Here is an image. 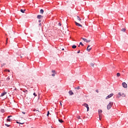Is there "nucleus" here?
Returning <instances> with one entry per match:
<instances>
[{
	"instance_id": "f3484780",
	"label": "nucleus",
	"mask_w": 128,
	"mask_h": 128,
	"mask_svg": "<svg viewBox=\"0 0 128 128\" xmlns=\"http://www.w3.org/2000/svg\"><path fill=\"white\" fill-rule=\"evenodd\" d=\"M77 20H80H80H82V19H80V16H77Z\"/></svg>"
},
{
	"instance_id": "f8f14e48",
	"label": "nucleus",
	"mask_w": 128,
	"mask_h": 128,
	"mask_svg": "<svg viewBox=\"0 0 128 128\" xmlns=\"http://www.w3.org/2000/svg\"><path fill=\"white\" fill-rule=\"evenodd\" d=\"M12 117V116H8V119H7V121L8 122H12V119H10V118Z\"/></svg>"
},
{
	"instance_id": "c756f323",
	"label": "nucleus",
	"mask_w": 128,
	"mask_h": 128,
	"mask_svg": "<svg viewBox=\"0 0 128 128\" xmlns=\"http://www.w3.org/2000/svg\"><path fill=\"white\" fill-rule=\"evenodd\" d=\"M99 120H102V116H100V117H99Z\"/></svg>"
},
{
	"instance_id": "58836bf2",
	"label": "nucleus",
	"mask_w": 128,
	"mask_h": 128,
	"mask_svg": "<svg viewBox=\"0 0 128 128\" xmlns=\"http://www.w3.org/2000/svg\"><path fill=\"white\" fill-rule=\"evenodd\" d=\"M23 114H26V112H22Z\"/></svg>"
},
{
	"instance_id": "6ab92c4d",
	"label": "nucleus",
	"mask_w": 128,
	"mask_h": 128,
	"mask_svg": "<svg viewBox=\"0 0 128 128\" xmlns=\"http://www.w3.org/2000/svg\"><path fill=\"white\" fill-rule=\"evenodd\" d=\"M72 48H76V45H73L72 46Z\"/></svg>"
},
{
	"instance_id": "72a5a7b5",
	"label": "nucleus",
	"mask_w": 128,
	"mask_h": 128,
	"mask_svg": "<svg viewBox=\"0 0 128 128\" xmlns=\"http://www.w3.org/2000/svg\"><path fill=\"white\" fill-rule=\"evenodd\" d=\"M34 96H36V93H34Z\"/></svg>"
},
{
	"instance_id": "20e7f679",
	"label": "nucleus",
	"mask_w": 128,
	"mask_h": 128,
	"mask_svg": "<svg viewBox=\"0 0 128 128\" xmlns=\"http://www.w3.org/2000/svg\"><path fill=\"white\" fill-rule=\"evenodd\" d=\"M82 106H85V108H87V112H88V110H90V107H88V104H82Z\"/></svg>"
},
{
	"instance_id": "6e6552de",
	"label": "nucleus",
	"mask_w": 128,
	"mask_h": 128,
	"mask_svg": "<svg viewBox=\"0 0 128 128\" xmlns=\"http://www.w3.org/2000/svg\"><path fill=\"white\" fill-rule=\"evenodd\" d=\"M92 50V47H90V46L88 45L86 48V50L88 52H90Z\"/></svg>"
},
{
	"instance_id": "2f4dec72",
	"label": "nucleus",
	"mask_w": 128,
	"mask_h": 128,
	"mask_svg": "<svg viewBox=\"0 0 128 128\" xmlns=\"http://www.w3.org/2000/svg\"><path fill=\"white\" fill-rule=\"evenodd\" d=\"M5 126H10V125H8V124H5Z\"/></svg>"
},
{
	"instance_id": "473e14b6",
	"label": "nucleus",
	"mask_w": 128,
	"mask_h": 128,
	"mask_svg": "<svg viewBox=\"0 0 128 128\" xmlns=\"http://www.w3.org/2000/svg\"><path fill=\"white\" fill-rule=\"evenodd\" d=\"M1 112H4V110H1Z\"/></svg>"
},
{
	"instance_id": "a18cd8bd",
	"label": "nucleus",
	"mask_w": 128,
	"mask_h": 128,
	"mask_svg": "<svg viewBox=\"0 0 128 128\" xmlns=\"http://www.w3.org/2000/svg\"><path fill=\"white\" fill-rule=\"evenodd\" d=\"M60 106H62V102H60Z\"/></svg>"
},
{
	"instance_id": "de8ad7c7",
	"label": "nucleus",
	"mask_w": 128,
	"mask_h": 128,
	"mask_svg": "<svg viewBox=\"0 0 128 128\" xmlns=\"http://www.w3.org/2000/svg\"><path fill=\"white\" fill-rule=\"evenodd\" d=\"M122 72H124V70H122Z\"/></svg>"
},
{
	"instance_id": "7ed1b4c3",
	"label": "nucleus",
	"mask_w": 128,
	"mask_h": 128,
	"mask_svg": "<svg viewBox=\"0 0 128 128\" xmlns=\"http://www.w3.org/2000/svg\"><path fill=\"white\" fill-rule=\"evenodd\" d=\"M10 76H8L7 78L5 80V82L6 84H10Z\"/></svg>"
},
{
	"instance_id": "a211bd4d",
	"label": "nucleus",
	"mask_w": 128,
	"mask_h": 128,
	"mask_svg": "<svg viewBox=\"0 0 128 128\" xmlns=\"http://www.w3.org/2000/svg\"><path fill=\"white\" fill-rule=\"evenodd\" d=\"M58 122H64V120H62V119H58Z\"/></svg>"
},
{
	"instance_id": "f704fd0d",
	"label": "nucleus",
	"mask_w": 128,
	"mask_h": 128,
	"mask_svg": "<svg viewBox=\"0 0 128 128\" xmlns=\"http://www.w3.org/2000/svg\"><path fill=\"white\" fill-rule=\"evenodd\" d=\"M8 38H7L6 40V44H8Z\"/></svg>"
},
{
	"instance_id": "9d476101",
	"label": "nucleus",
	"mask_w": 128,
	"mask_h": 128,
	"mask_svg": "<svg viewBox=\"0 0 128 128\" xmlns=\"http://www.w3.org/2000/svg\"><path fill=\"white\" fill-rule=\"evenodd\" d=\"M75 24L77 26H80L81 28H82V25L80 24L79 23L77 22H75Z\"/></svg>"
},
{
	"instance_id": "5701e85b",
	"label": "nucleus",
	"mask_w": 128,
	"mask_h": 128,
	"mask_svg": "<svg viewBox=\"0 0 128 128\" xmlns=\"http://www.w3.org/2000/svg\"><path fill=\"white\" fill-rule=\"evenodd\" d=\"M17 124H24V122L23 123H20V122H16Z\"/></svg>"
},
{
	"instance_id": "ea45409f",
	"label": "nucleus",
	"mask_w": 128,
	"mask_h": 128,
	"mask_svg": "<svg viewBox=\"0 0 128 128\" xmlns=\"http://www.w3.org/2000/svg\"><path fill=\"white\" fill-rule=\"evenodd\" d=\"M7 72H10V70H7Z\"/></svg>"
},
{
	"instance_id": "4c0bfd02",
	"label": "nucleus",
	"mask_w": 128,
	"mask_h": 128,
	"mask_svg": "<svg viewBox=\"0 0 128 128\" xmlns=\"http://www.w3.org/2000/svg\"><path fill=\"white\" fill-rule=\"evenodd\" d=\"M58 24H59V26H62V24H61L60 23H59Z\"/></svg>"
},
{
	"instance_id": "a19ab883",
	"label": "nucleus",
	"mask_w": 128,
	"mask_h": 128,
	"mask_svg": "<svg viewBox=\"0 0 128 128\" xmlns=\"http://www.w3.org/2000/svg\"><path fill=\"white\" fill-rule=\"evenodd\" d=\"M56 72V71H55L54 70H52V72Z\"/></svg>"
},
{
	"instance_id": "f03ea898",
	"label": "nucleus",
	"mask_w": 128,
	"mask_h": 128,
	"mask_svg": "<svg viewBox=\"0 0 128 128\" xmlns=\"http://www.w3.org/2000/svg\"><path fill=\"white\" fill-rule=\"evenodd\" d=\"M112 104H114V103L112 102H110L109 104L107 106V110H110V108L112 106Z\"/></svg>"
},
{
	"instance_id": "2eb2a0df",
	"label": "nucleus",
	"mask_w": 128,
	"mask_h": 128,
	"mask_svg": "<svg viewBox=\"0 0 128 128\" xmlns=\"http://www.w3.org/2000/svg\"><path fill=\"white\" fill-rule=\"evenodd\" d=\"M6 94V92H4L2 93L0 96H5Z\"/></svg>"
},
{
	"instance_id": "423d86ee",
	"label": "nucleus",
	"mask_w": 128,
	"mask_h": 128,
	"mask_svg": "<svg viewBox=\"0 0 128 128\" xmlns=\"http://www.w3.org/2000/svg\"><path fill=\"white\" fill-rule=\"evenodd\" d=\"M122 86L124 88H128V84L124 82L122 83Z\"/></svg>"
},
{
	"instance_id": "b1692460",
	"label": "nucleus",
	"mask_w": 128,
	"mask_h": 128,
	"mask_svg": "<svg viewBox=\"0 0 128 128\" xmlns=\"http://www.w3.org/2000/svg\"><path fill=\"white\" fill-rule=\"evenodd\" d=\"M80 44L81 46H84V44H82V42H80Z\"/></svg>"
},
{
	"instance_id": "7c9ffc66",
	"label": "nucleus",
	"mask_w": 128,
	"mask_h": 128,
	"mask_svg": "<svg viewBox=\"0 0 128 128\" xmlns=\"http://www.w3.org/2000/svg\"><path fill=\"white\" fill-rule=\"evenodd\" d=\"M52 76H56V74H52Z\"/></svg>"
},
{
	"instance_id": "09e8293b",
	"label": "nucleus",
	"mask_w": 128,
	"mask_h": 128,
	"mask_svg": "<svg viewBox=\"0 0 128 128\" xmlns=\"http://www.w3.org/2000/svg\"><path fill=\"white\" fill-rule=\"evenodd\" d=\"M20 58H22V56H21Z\"/></svg>"
},
{
	"instance_id": "79ce46f5",
	"label": "nucleus",
	"mask_w": 128,
	"mask_h": 128,
	"mask_svg": "<svg viewBox=\"0 0 128 128\" xmlns=\"http://www.w3.org/2000/svg\"><path fill=\"white\" fill-rule=\"evenodd\" d=\"M4 72H8V70H4Z\"/></svg>"
},
{
	"instance_id": "aec40b11",
	"label": "nucleus",
	"mask_w": 128,
	"mask_h": 128,
	"mask_svg": "<svg viewBox=\"0 0 128 128\" xmlns=\"http://www.w3.org/2000/svg\"><path fill=\"white\" fill-rule=\"evenodd\" d=\"M126 28H122V32H126Z\"/></svg>"
},
{
	"instance_id": "39448f33",
	"label": "nucleus",
	"mask_w": 128,
	"mask_h": 128,
	"mask_svg": "<svg viewBox=\"0 0 128 128\" xmlns=\"http://www.w3.org/2000/svg\"><path fill=\"white\" fill-rule=\"evenodd\" d=\"M114 96V94L112 93L110 94H109L108 96H107L106 98V100H108V98H112Z\"/></svg>"
},
{
	"instance_id": "9b49d317",
	"label": "nucleus",
	"mask_w": 128,
	"mask_h": 128,
	"mask_svg": "<svg viewBox=\"0 0 128 128\" xmlns=\"http://www.w3.org/2000/svg\"><path fill=\"white\" fill-rule=\"evenodd\" d=\"M44 18V16H42V15H38L37 16V18H38V20H40L41 18Z\"/></svg>"
},
{
	"instance_id": "4468645a",
	"label": "nucleus",
	"mask_w": 128,
	"mask_h": 128,
	"mask_svg": "<svg viewBox=\"0 0 128 128\" xmlns=\"http://www.w3.org/2000/svg\"><path fill=\"white\" fill-rule=\"evenodd\" d=\"M69 94L70 96H72V94H74V92H72V90H70L69 91Z\"/></svg>"
},
{
	"instance_id": "c85d7f7f",
	"label": "nucleus",
	"mask_w": 128,
	"mask_h": 128,
	"mask_svg": "<svg viewBox=\"0 0 128 128\" xmlns=\"http://www.w3.org/2000/svg\"><path fill=\"white\" fill-rule=\"evenodd\" d=\"M48 114H50V112H48L47 116H48Z\"/></svg>"
},
{
	"instance_id": "393cba45",
	"label": "nucleus",
	"mask_w": 128,
	"mask_h": 128,
	"mask_svg": "<svg viewBox=\"0 0 128 128\" xmlns=\"http://www.w3.org/2000/svg\"><path fill=\"white\" fill-rule=\"evenodd\" d=\"M80 87H77L75 88V90H80Z\"/></svg>"
},
{
	"instance_id": "f257e3e1",
	"label": "nucleus",
	"mask_w": 128,
	"mask_h": 128,
	"mask_svg": "<svg viewBox=\"0 0 128 128\" xmlns=\"http://www.w3.org/2000/svg\"><path fill=\"white\" fill-rule=\"evenodd\" d=\"M120 96H122V98H124V96H126V94L122 92L118 93V96H116V98H120Z\"/></svg>"
},
{
	"instance_id": "e433bc0d",
	"label": "nucleus",
	"mask_w": 128,
	"mask_h": 128,
	"mask_svg": "<svg viewBox=\"0 0 128 128\" xmlns=\"http://www.w3.org/2000/svg\"><path fill=\"white\" fill-rule=\"evenodd\" d=\"M96 92L98 93V90H96Z\"/></svg>"
},
{
	"instance_id": "49530a36",
	"label": "nucleus",
	"mask_w": 128,
	"mask_h": 128,
	"mask_svg": "<svg viewBox=\"0 0 128 128\" xmlns=\"http://www.w3.org/2000/svg\"><path fill=\"white\" fill-rule=\"evenodd\" d=\"M64 50V48H62V50Z\"/></svg>"
},
{
	"instance_id": "37998d69",
	"label": "nucleus",
	"mask_w": 128,
	"mask_h": 128,
	"mask_svg": "<svg viewBox=\"0 0 128 128\" xmlns=\"http://www.w3.org/2000/svg\"><path fill=\"white\" fill-rule=\"evenodd\" d=\"M42 22V20H38V22Z\"/></svg>"
},
{
	"instance_id": "1a4fd4ad",
	"label": "nucleus",
	"mask_w": 128,
	"mask_h": 128,
	"mask_svg": "<svg viewBox=\"0 0 128 128\" xmlns=\"http://www.w3.org/2000/svg\"><path fill=\"white\" fill-rule=\"evenodd\" d=\"M102 110H98L99 118H100V116H102Z\"/></svg>"
},
{
	"instance_id": "412c9836",
	"label": "nucleus",
	"mask_w": 128,
	"mask_h": 128,
	"mask_svg": "<svg viewBox=\"0 0 128 128\" xmlns=\"http://www.w3.org/2000/svg\"><path fill=\"white\" fill-rule=\"evenodd\" d=\"M90 66H92V68H94V63H91Z\"/></svg>"
},
{
	"instance_id": "bb28decb",
	"label": "nucleus",
	"mask_w": 128,
	"mask_h": 128,
	"mask_svg": "<svg viewBox=\"0 0 128 128\" xmlns=\"http://www.w3.org/2000/svg\"><path fill=\"white\" fill-rule=\"evenodd\" d=\"M4 66H6V64H2V67Z\"/></svg>"
},
{
	"instance_id": "dca6fc26",
	"label": "nucleus",
	"mask_w": 128,
	"mask_h": 128,
	"mask_svg": "<svg viewBox=\"0 0 128 128\" xmlns=\"http://www.w3.org/2000/svg\"><path fill=\"white\" fill-rule=\"evenodd\" d=\"M44 10H42V9H41L40 10V14H44Z\"/></svg>"
},
{
	"instance_id": "ddd939ff",
	"label": "nucleus",
	"mask_w": 128,
	"mask_h": 128,
	"mask_svg": "<svg viewBox=\"0 0 128 128\" xmlns=\"http://www.w3.org/2000/svg\"><path fill=\"white\" fill-rule=\"evenodd\" d=\"M20 12H22V14H24V12H26V9L24 10L20 9Z\"/></svg>"
},
{
	"instance_id": "a878e982",
	"label": "nucleus",
	"mask_w": 128,
	"mask_h": 128,
	"mask_svg": "<svg viewBox=\"0 0 128 128\" xmlns=\"http://www.w3.org/2000/svg\"><path fill=\"white\" fill-rule=\"evenodd\" d=\"M77 118H78V120H80V116H77Z\"/></svg>"
},
{
	"instance_id": "0eeeda50",
	"label": "nucleus",
	"mask_w": 128,
	"mask_h": 128,
	"mask_svg": "<svg viewBox=\"0 0 128 128\" xmlns=\"http://www.w3.org/2000/svg\"><path fill=\"white\" fill-rule=\"evenodd\" d=\"M82 40H84L86 42H90V40H87L84 38H82Z\"/></svg>"
},
{
	"instance_id": "4be33fe9",
	"label": "nucleus",
	"mask_w": 128,
	"mask_h": 128,
	"mask_svg": "<svg viewBox=\"0 0 128 128\" xmlns=\"http://www.w3.org/2000/svg\"><path fill=\"white\" fill-rule=\"evenodd\" d=\"M116 76H120V74L117 73Z\"/></svg>"
},
{
	"instance_id": "c03bdc74",
	"label": "nucleus",
	"mask_w": 128,
	"mask_h": 128,
	"mask_svg": "<svg viewBox=\"0 0 128 128\" xmlns=\"http://www.w3.org/2000/svg\"><path fill=\"white\" fill-rule=\"evenodd\" d=\"M41 24H42L40 23L39 26H40Z\"/></svg>"
},
{
	"instance_id": "cd10ccee",
	"label": "nucleus",
	"mask_w": 128,
	"mask_h": 128,
	"mask_svg": "<svg viewBox=\"0 0 128 128\" xmlns=\"http://www.w3.org/2000/svg\"><path fill=\"white\" fill-rule=\"evenodd\" d=\"M23 92H26V94H28V90H25Z\"/></svg>"
},
{
	"instance_id": "c9c22d12",
	"label": "nucleus",
	"mask_w": 128,
	"mask_h": 128,
	"mask_svg": "<svg viewBox=\"0 0 128 128\" xmlns=\"http://www.w3.org/2000/svg\"><path fill=\"white\" fill-rule=\"evenodd\" d=\"M77 52L78 54H80V50H79Z\"/></svg>"
}]
</instances>
